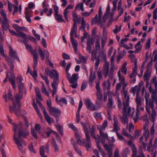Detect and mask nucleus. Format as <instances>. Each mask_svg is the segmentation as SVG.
<instances>
[{
    "label": "nucleus",
    "mask_w": 157,
    "mask_h": 157,
    "mask_svg": "<svg viewBox=\"0 0 157 157\" xmlns=\"http://www.w3.org/2000/svg\"><path fill=\"white\" fill-rule=\"evenodd\" d=\"M124 98L123 100V108L122 111V116L121 117L122 123L124 124H126V129L128 128V116L130 115L132 117L135 122L136 121L139 117L138 113H135L133 110L132 111V113H130L131 111V108L129 106V96L127 91L124 93Z\"/></svg>",
    "instance_id": "nucleus-1"
},
{
    "label": "nucleus",
    "mask_w": 157,
    "mask_h": 157,
    "mask_svg": "<svg viewBox=\"0 0 157 157\" xmlns=\"http://www.w3.org/2000/svg\"><path fill=\"white\" fill-rule=\"evenodd\" d=\"M81 123L85 135L86 141L84 139L82 140L80 139V136L77 133L78 130L73 124H69L68 126L71 129L75 132V136L77 139V143L78 144L85 147L88 150L90 148L91 146L90 136L88 129V128H89L90 125L88 123L85 124L82 122H81Z\"/></svg>",
    "instance_id": "nucleus-2"
},
{
    "label": "nucleus",
    "mask_w": 157,
    "mask_h": 157,
    "mask_svg": "<svg viewBox=\"0 0 157 157\" xmlns=\"http://www.w3.org/2000/svg\"><path fill=\"white\" fill-rule=\"evenodd\" d=\"M13 128L14 132L13 137L14 141L17 146L19 150L22 153H25V150L23 146V144L26 146V143L25 141L20 138V137L24 138L29 134V132H27L25 134L21 132L23 124L21 123L19 124L16 125L14 123H12Z\"/></svg>",
    "instance_id": "nucleus-3"
},
{
    "label": "nucleus",
    "mask_w": 157,
    "mask_h": 157,
    "mask_svg": "<svg viewBox=\"0 0 157 157\" xmlns=\"http://www.w3.org/2000/svg\"><path fill=\"white\" fill-rule=\"evenodd\" d=\"M150 84H149L148 81H146V87L148 88L149 92L152 94L151 98L153 100L156 98V95H155L157 92V81L156 77L155 76L153 77L150 81Z\"/></svg>",
    "instance_id": "nucleus-4"
},
{
    "label": "nucleus",
    "mask_w": 157,
    "mask_h": 157,
    "mask_svg": "<svg viewBox=\"0 0 157 157\" xmlns=\"http://www.w3.org/2000/svg\"><path fill=\"white\" fill-rule=\"evenodd\" d=\"M115 57L112 56L111 58V62L112 66L110 68V71L109 70V62L105 61L103 66V73L105 78H106L108 76L110 78H112L113 76V73L114 71V64L113 63Z\"/></svg>",
    "instance_id": "nucleus-5"
},
{
    "label": "nucleus",
    "mask_w": 157,
    "mask_h": 157,
    "mask_svg": "<svg viewBox=\"0 0 157 157\" xmlns=\"http://www.w3.org/2000/svg\"><path fill=\"white\" fill-rule=\"evenodd\" d=\"M49 75L54 79L52 83V96L54 97L57 91V88L59 81V75L57 71L53 69L50 72Z\"/></svg>",
    "instance_id": "nucleus-6"
},
{
    "label": "nucleus",
    "mask_w": 157,
    "mask_h": 157,
    "mask_svg": "<svg viewBox=\"0 0 157 157\" xmlns=\"http://www.w3.org/2000/svg\"><path fill=\"white\" fill-rule=\"evenodd\" d=\"M145 109L147 112L149 114L151 121L153 122L155 121L156 113L154 108L153 101L152 100L146 102Z\"/></svg>",
    "instance_id": "nucleus-7"
},
{
    "label": "nucleus",
    "mask_w": 157,
    "mask_h": 157,
    "mask_svg": "<svg viewBox=\"0 0 157 157\" xmlns=\"http://www.w3.org/2000/svg\"><path fill=\"white\" fill-rule=\"evenodd\" d=\"M108 125V122L107 120H105L101 125V124H98L97 125V128L99 131V134L101 138L102 139L101 140V143L102 141H104V144H105V140L107 139L108 140L109 138L108 134L104 132L103 131H104Z\"/></svg>",
    "instance_id": "nucleus-8"
},
{
    "label": "nucleus",
    "mask_w": 157,
    "mask_h": 157,
    "mask_svg": "<svg viewBox=\"0 0 157 157\" xmlns=\"http://www.w3.org/2000/svg\"><path fill=\"white\" fill-rule=\"evenodd\" d=\"M78 74H74L71 76L70 73L66 74V77L69 82L72 84L70 86L73 88H75L77 86V80L78 79Z\"/></svg>",
    "instance_id": "nucleus-9"
},
{
    "label": "nucleus",
    "mask_w": 157,
    "mask_h": 157,
    "mask_svg": "<svg viewBox=\"0 0 157 157\" xmlns=\"http://www.w3.org/2000/svg\"><path fill=\"white\" fill-rule=\"evenodd\" d=\"M38 52L40 56L41 59L44 60L45 56L46 61L47 62L48 61L49 62V65L51 67H53V63L48 59L49 56V52L46 50L42 51L40 47L38 49Z\"/></svg>",
    "instance_id": "nucleus-10"
},
{
    "label": "nucleus",
    "mask_w": 157,
    "mask_h": 157,
    "mask_svg": "<svg viewBox=\"0 0 157 157\" xmlns=\"http://www.w3.org/2000/svg\"><path fill=\"white\" fill-rule=\"evenodd\" d=\"M102 14V10L101 6L100 7L98 13V17H97V15H96L95 17L92 21V24H93L96 23H97L98 25L101 26H102L103 25V23L105 22H103V18L102 19L101 18V16Z\"/></svg>",
    "instance_id": "nucleus-11"
},
{
    "label": "nucleus",
    "mask_w": 157,
    "mask_h": 157,
    "mask_svg": "<svg viewBox=\"0 0 157 157\" xmlns=\"http://www.w3.org/2000/svg\"><path fill=\"white\" fill-rule=\"evenodd\" d=\"M85 104L87 108L92 111L98 110L100 108V106L95 105L90 100L88 99L85 100Z\"/></svg>",
    "instance_id": "nucleus-12"
},
{
    "label": "nucleus",
    "mask_w": 157,
    "mask_h": 157,
    "mask_svg": "<svg viewBox=\"0 0 157 157\" xmlns=\"http://www.w3.org/2000/svg\"><path fill=\"white\" fill-rule=\"evenodd\" d=\"M153 138L150 140V141L149 143H148L147 145V148L146 147L145 148H143L146 151L148 152L151 153V154L152 155L153 157H156V150L154 148L152 144V140Z\"/></svg>",
    "instance_id": "nucleus-13"
},
{
    "label": "nucleus",
    "mask_w": 157,
    "mask_h": 157,
    "mask_svg": "<svg viewBox=\"0 0 157 157\" xmlns=\"http://www.w3.org/2000/svg\"><path fill=\"white\" fill-rule=\"evenodd\" d=\"M2 14L4 20L0 18V22L2 24L3 29L4 30H7L9 29V22L7 18L6 14H5L4 13H2Z\"/></svg>",
    "instance_id": "nucleus-14"
},
{
    "label": "nucleus",
    "mask_w": 157,
    "mask_h": 157,
    "mask_svg": "<svg viewBox=\"0 0 157 157\" xmlns=\"http://www.w3.org/2000/svg\"><path fill=\"white\" fill-rule=\"evenodd\" d=\"M102 144H103V146L105 150L107 152L109 155V157H113V148L114 146L113 144L108 145L107 144H104V141H101Z\"/></svg>",
    "instance_id": "nucleus-15"
},
{
    "label": "nucleus",
    "mask_w": 157,
    "mask_h": 157,
    "mask_svg": "<svg viewBox=\"0 0 157 157\" xmlns=\"http://www.w3.org/2000/svg\"><path fill=\"white\" fill-rule=\"evenodd\" d=\"M48 111L51 115L55 117H59L61 114V112L58 108L52 107Z\"/></svg>",
    "instance_id": "nucleus-16"
},
{
    "label": "nucleus",
    "mask_w": 157,
    "mask_h": 157,
    "mask_svg": "<svg viewBox=\"0 0 157 157\" xmlns=\"http://www.w3.org/2000/svg\"><path fill=\"white\" fill-rule=\"evenodd\" d=\"M9 56L13 59H16L18 61L20 62V60L16 53V51L14 50L11 46L9 47Z\"/></svg>",
    "instance_id": "nucleus-17"
},
{
    "label": "nucleus",
    "mask_w": 157,
    "mask_h": 157,
    "mask_svg": "<svg viewBox=\"0 0 157 157\" xmlns=\"http://www.w3.org/2000/svg\"><path fill=\"white\" fill-rule=\"evenodd\" d=\"M110 83L109 79H107L106 81H104L102 83V86L104 91L107 94L110 93Z\"/></svg>",
    "instance_id": "nucleus-18"
},
{
    "label": "nucleus",
    "mask_w": 157,
    "mask_h": 157,
    "mask_svg": "<svg viewBox=\"0 0 157 157\" xmlns=\"http://www.w3.org/2000/svg\"><path fill=\"white\" fill-rule=\"evenodd\" d=\"M3 97L4 98L5 100V101L6 102H7V98L10 100L12 101V103H13V105L15 107V103L14 101L13 98L12 97V93L10 89H9L8 90V93L7 94V96L6 93H5V94L3 95Z\"/></svg>",
    "instance_id": "nucleus-19"
},
{
    "label": "nucleus",
    "mask_w": 157,
    "mask_h": 157,
    "mask_svg": "<svg viewBox=\"0 0 157 157\" xmlns=\"http://www.w3.org/2000/svg\"><path fill=\"white\" fill-rule=\"evenodd\" d=\"M74 7V5L70 4L68 5L66 8L64 9L63 12L64 17L65 20L68 22V14L70 12L69 9H72Z\"/></svg>",
    "instance_id": "nucleus-20"
},
{
    "label": "nucleus",
    "mask_w": 157,
    "mask_h": 157,
    "mask_svg": "<svg viewBox=\"0 0 157 157\" xmlns=\"http://www.w3.org/2000/svg\"><path fill=\"white\" fill-rule=\"evenodd\" d=\"M135 101L136 104V110L137 113H139L140 110V107L141 106L142 102L141 98L139 96V94L136 93Z\"/></svg>",
    "instance_id": "nucleus-21"
},
{
    "label": "nucleus",
    "mask_w": 157,
    "mask_h": 157,
    "mask_svg": "<svg viewBox=\"0 0 157 157\" xmlns=\"http://www.w3.org/2000/svg\"><path fill=\"white\" fill-rule=\"evenodd\" d=\"M101 39V48L103 49L104 48V46L107 40V33L104 29H103L102 37Z\"/></svg>",
    "instance_id": "nucleus-22"
},
{
    "label": "nucleus",
    "mask_w": 157,
    "mask_h": 157,
    "mask_svg": "<svg viewBox=\"0 0 157 157\" xmlns=\"http://www.w3.org/2000/svg\"><path fill=\"white\" fill-rule=\"evenodd\" d=\"M9 30L10 32L13 35L15 36L16 37H20L22 38L23 39H26V34L22 32H20L18 33H16V32L13 30H11L9 29Z\"/></svg>",
    "instance_id": "nucleus-23"
},
{
    "label": "nucleus",
    "mask_w": 157,
    "mask_h": 157,
    "mask_svg": "<svg viewBox=\"0 0 157 157\" xmlns=\"http://www.w3.org/2000/svg\"><path fill=\"white\" fill-rule=\"evenodd\" d=\"M49 150V146L48 145H46L45 146H42L40 147V155L42 157H44V151L48 153Z\"/></svg>",
    "instance_id": "nucleus-24"
},
{
    "label": "nucleus",
    "mask_w": 157,
    "mask_h": 157,
    "mask_svg": "<svg viewBox=\"0 0 157 157\" xmlns=\"http://www.w3.org/2000/svg\"><path fill=\"white\" fill-rule=\"evenodd\" d=\"M17 106L18 107V109L16 110H15V109L16 108V105H15V107H14L13 105V107L12 106L10 105V112L11 113H13V112H15V113L16 115L17 116H19L21 114L20 110V104H19V105H17Z\"/></svg>",
    "instance_id": "nucleus-25"
},
{
    "label": "nucleus",
    "mask_w": 157,
    "mask_h": 157,
    "mask_svg": "<svg viewBox=\"0 0 157 157\" xmlns=\"http://www.w3.org/2000/svg\"><path fill=\"white\" fill-rule=\"evenodd\" d=\"M77 36V24H74L72 28L71 29L70 33L71 38H73V36Z\"/></svg>",
    "instance_id": "nucleus-26"
},
{
    "label": "nucleus",
    "mask_w": 157,
    "mask_h": 157,
    "mask_svg": "<svg viewBox=\"0 0 157 157\" xmlns=\"http://www.w3.org/2000/svg\"><path fill=\"white\" fill-rule=\"evenodd\" d=\"M43 113L45 118L47 122L48 123L50 124L51 123L54 122V119L48 115L47 114L46 110L44 111L43 112Z\"/></svg>",
    "instance_id": "nucleus-27"
},
{
    "label": "nucleus",
    "mask_w": 157,
    "mask_h": 157,
    "mask_svg": "<svg viewBox=\"0 0 157 157\" xmlns=\"http://www.w3.org/2000/svg\"><path fill=\"white\" fill-rule=\"evenodd\" d=\"M71 41L73 46L75 52L76 54H78L77 51L78 43L77 41L75 40L73 38H71Z\"/></svg>",
    "instance_id": "nucleus-28"
},
{
    "label": "nucleus",
    "mask_w": 157,
    "mask_h": 157,
    "mask_svg": "<svg viewBox=\"0 0 157 157\" xmlns=\"http://www.w3.org/2000/svg\"><path fill=\"white\" fill-rule=\"evenodd\" d=\"M18 40L19 41L21 42H24V44L25 45V47L26 48V49L28 50H29V51H30L31 52L32 54L33 52H36V53H37L36 50L34 51L32 50V48L30 45L28 44L26 42H24L23 40H21L20 38H19L18 39Z\"/></svg>",
    "instance_id": "nucleus-29"
},
{
    "label": "nucleus",
    "mask_w": 157,
    "mask_h": 157,
    "mask_svg": "<svg viewBox=\"0 0 157 157\" xmlns=\"http://www.w3.org/2000/svg\"><path fill=\"white\" fill-rule=\"evenodd\" d=\"M32 54L33 56V61L34 63L33 65V69H36V67L37 64V58L38 56L37 53H36V52H33Z\"/></svg>",
    "instance_id": "nucleus-30"
},
{
    "label": "nucleus",
    "mask_w": 157,
    "mask_h": 157,
    "mask_svg": "<svg viewBox=\"0 0 157 157\" xmlns=\"http://www.w3.org/2000/svg\"><path fill=\"white\" fill-rule=\"evenodd\" d=\"M144 133L143 136L145 138V141H147L148 138L150 137V133L148 128L145 126L144 127Z\"/></svg>",
    "instance_id": "nucleus-31"
},
{
    "label": "nucleus",
    "mask_w": 157,
    "mask_h": 157,
    "mask_svg": "<svg viewBox=\"0 0 157 157\" xmlns=\"http://www.w3.org/2000/svg\"><path fill=\"white\" fill-rule=\"evenodd\" d=\"M142 48V46L141 44V41L138 42L135 46V50L134 52L135 53H138L140 52Z\"/></svg>",
    "instance_id": "nucleus-32"
},
{
    "label": "nucleus",
    "mask_w": 157,
    "mask_h": 157,
    "mask_svg": "<svg viewBox=\"0 0 157 157\" xmlns=\"http://www.w3.org/2000/svg\"><path fill=\"white\" fill-rule=\"evenodd\" d=\"M95 128L94 125H93L90 131V134L93 137L95 140V142L97 144V143H99L98 140L97 139L96 137V134L95 133Z\"/></svg>",
    "instance_id": "nucleus-33"
},
{
    "label": "nucleus",
    "mask_w": 157,
    "mask_h": 157,
    "mask_svg": "<svg viewBox=\"0 0 157 157\" xmlns=\"http://www.w3.org/2000/svg\"><path fill=\"white\" fill-rule=\"evenodd\" d=\"M95 78V74L94 73H93V71L91 70L90 71V75L89 78V83L91 86L92 85V83L94 81Z\"/></svg>",
    "instance_id": "nucleus-34"
},
{
    "label": "nucleus",
    "mask_w": 157,
    "mask_h": 157,
    "mask_svg": "<svg viewBox=\"0 0 157 157\" xmlns=\"http://www.w3.org/2000/svg\"><path fill=\"white\" fill-rule=\"evenodd\" d=\"M127 65V62H124L122 66L121 67V69L118 71H120V73L121 72L124 75H126L127 72V69L126 67Z\"/></svg>",
    "instance_id": "nucleus-35"
},
{
    "label": "nucleus",
    "mask_w": 157,
    "mask_h": 157,
    "mask_svg": "<svg viewBox=\"0 0 157 157\" xmlns=\"http://www.w3.org/2000/svg\"><path fill=\"white\" fill-rule=\"evenodd\" d=\"M77 10L78 11L81 10L82 11H83L84 10V3L83 2H81L78 4L76 6L75 8V10L76 11Z\"/></svg>",
    "instance_id": "nucleus-36"
},
{
    "label": "nucleus",
    "mask_w": 157,
    "mask_h": 157,
    "mask_svg": "<svg viewBox=\"0 0 157 157\" xmlns=\"http://www.w3.org/2000/svg\"><path fill=\"white\" fill-rule=\"evenodd\" d=\"M110 10V7L109 5H108L107 6L106 12L105 13L104 16L103 17V22H105L107 19L108 15L109 14Z\"/></svg>",
    "instance_id": "nucleus-37"
},
{
    "label": "nucleus",
    "mask_w": 157,
    "mask_h": 157,
    "mask_svg": "<svg viewBox=\"0 0 157 157\" xmlns=\"http://www.w3.org/2000/svg\"><path fill=\"white\" fill-rule=\"evenodd\" d=\"M32 105L33 106L34 109L36 110V111L37 113V114L40 117L41 120L43 119V117L40 112L39 110L38 106L37 105L35 104V100H33V103H32Z\"/></svg>",
    "instance_id": "nucleus-38"
},
{
    "label": "nucleus",
    "mask_w": 157,
    "mask_h": 157,
    "mask_svg": "<svg viewBox=\"0 0 157 157\" xmlns=\"http://www.w3.org/2000/svg\"><path fill=\"white\" fill-rule=\"evenodd\" d=\"M56 20L59 23L62 22H64V20L63 19L62 16L59 13L54 14Z\"/></svg>",
    "instance_id": "nucleus-39"
},
{
    "label": "nucleus",
    "mask_w": 157,
    "mask_h": 157,
    "mask_svg": "<svg viewBox=\"0 0 157 157\" xmlns=\"http://www.w3.org/2000/svg\"><path fill=\"white\" fill-rule=\"evenodd\" d=\"M22 91H19L18 95L16 94L15 96L17 105H19L20 104V100L22 98Z\"/></svg>",
    "instance_id": "nucleus-40"
},
{
    "label": "nucleus",
    "mask_w": 157,
    "mask_h": 157,
    "mask_svg": "<svg viewBox=\"0 0 157 157\" xmlns=\"http://www.w3.org/2000/svg\"><path fill=\"white\" fill-rule=\"evenodd\" d=\"M41 91L43 94L46 95L48 98L49 97V94L47 90L44 83L43 82H42Z\"/></svg>",
    "instance_id": "nucleus-41"
},
{
    "label": "nucleus",
    "mask_w": 157,
    "mask_h": 157,
    "mask_svg": "<svg viewBox=\"0 0 157 157\" xmlns=\"http://www.w3.org/2000/svg\"><path fill=\"white\" fill-rule=\"evenodd\" d=\"M140 86H136L134 87H132L130 90V91L134 95L136 92H137L136 93H139L138 91L140 90Z\"/></svg>",
    "instance_id": "nucleus-42"
},
{
    "label": "nucleus",
    "mask_w": 157,
    "mask_h": 157,
    "mask_svg": "<svg viewBox=\"0 0 157 157\" xmlns=\"http://www.w3.org/2000/svg\"><path fill=\"white\" fill-rule=\"evenodd\" d=\"M55 126L59 133H60L61 136H62L63 134L62 126L58 124H57L55 125Z\"/></svg>",
    "instance_id": "nucleus-43"
},
{
    "label": "nucleus",
    "mask_w": 157,
    "mask_h": 157,
    "mask_svg": "<svg viewBox=\"0 0 157 157\" xmlns=\"http://www.w3.org/2000/svg\"><path fill=\"white\" fill-rule=\"evenodd\" d=\"M113 101L112 98L111 97H109L108 99V100L107 103V105L106 107V108L108 109H109L111 108L113 106Z\"/></svg>",
    "instance_id": "nucleus-44"
},
{
    "label": "nucleus",
    "mask_w": 157,
    "mask_h": 157,
    "mask_svg": "<svg viewBox=\"0 0 157 157\" xmlns=\"http://www.w3.org/2000/svg\"><path fill=\"white\" fill-rule=\"evenodd\" d=\"M150 75V71H149V69H147L144 75V80L148 81L149 80Z\"/></svg>",
    "instance_id": "nucleus-45"
},
{
    "label": "nucleus",
    "mask_w": 157,
    "mask_h": 157,
    "mask_svg": "<svg viewBox=\"0 0 157 157\" xmlns=\"http://www.w3.org/2000/svg\"><path fill=\"white\" fill-rule=\"evenodd\" d=\"M113 120L114 121V128L112 131L114 132H117L118 130V121L117 118L115 116L114 117Z\"/></svg>",
    "instance_id": "nucleus-46"
},
{
    "label": "nucleus",
    "mask_w": 157,
    "mask_h": 157,
    "mask_svg": "<svg viewBox=\"0 0 157 157\" xmlns=\"http://www.w3.org/2000/svg\"><path fill=\"white\" fill-rule=\"evenodd\" d=\"M94 116L97 120H100L102 119V116L100 112H95L94 113Z\"/></svg>",
    "instance_id": "nucleus-47"
},
{
    "label": "nucleus",
    "mask_w": 157,
    "mask_h": 157,
    "mask_svg": "<svg viewBox=\"0 0 157 157\" xmlns=\"http://www.w3.org/2000/svg\"><path fill=\"white\" fill-rule=\"evenodd\" d=\"M97 147L98 148L99 151L101 153V155H102L103 157H105L106 154L102 150V149L99 143H97V144L96 145Z\"/></svg>",
    "instance_id": "nucleus-48"
},
{
    "label": "nucleus",
    "mask_w": 157,
    "mask_h": 157,
    "mask_svg": "<svg viewBox=\"0 0 157 157\" xmlns=\"http://www.w3.org/2000/svg\"><path fill=\"white\" fill-rule=\"evenodd\" d=\"M30 74L33 78L37 82L36 79V77H37V73L36 70V69H34V71L33 72L30 71Z\"/></svg>",
    "instance_id": "nucleus-49"
},
{
    "label": "nucleus",
    "mask_w": 157,
    "mask_h": 157,
    "mask_svg": "<svg viewBox=\"0 0 157 157\" xmlns=\"http://www.w3.org/2000/svg\"><path fill=\"white\" fill-rule=\"evenodd\" d=\"M73 144V146L74 148L77 152L81 156L82 155V153L81 150L75 144V142H74Z\"/></svg>",
    "instance_id": "nucleus-50"
},
{
    "label": "nucleus",
    "mask_w": 157,
    "mask_h": 157,
    "mask_svg": "<svg viewBox=\"0 0 157 157\" xmlns=\"http://www.w3.org/2000/svg\"><path fill=\"white\" fill-rule=\"evenodd\" d=\"M130 151L127 148H124L122 151V155L123 157H127V155L130 153Z\"/></svg>",
    "instance_id": "nucleus-51"
},
{
    "label": "nucleus",
    "mask_w": 157,
    "mask_h": 157,
    "mask_svg": "<svg viewBox=\"0 0 157 157\" xmlns=\"http://www.w3.org/2000/svg\"><path fill=\"white\" fill-rule=\"evenodd\" d=\"M35 91L36 94L38 98L41 100H43L41 94L39 90V89L38 87H36L35 89Z\"/></svg>",
    "instance_id": "nucleus-52"
},
{
    "label": "nucleus",
    "mask_w": 157,
    "mask_h": 157,
    "mask_svg": "<svg viewBox=\"0 0 157 157\" xmlns=\"http://www.w3.org/2000/svg\"><path fill=\"white\" fill-rule=\"evenodd\" d=\"M118 77L119 78V80L121 82H124L125 81V78L124 76L121 75L120 73V71L118 72Z\"/></svg>",
    "instance_id": "nucleus-53"
},
{
    "label": "nucleus",
    "mask_w": 157,
    "mask_h": 157,
    "mask_svg": "<svg viewBox=\"0 0 157 157\" xmlns=\"http://www.w3.org/2000/svg\"><path fill=\"white\" fill-rule=\"evenodd\" d=\"M96 95L97 99L99 101L101 100L103 98L102 95L101 94V91H96Z\"/></svg>",
    "instance_id": "nucleus-54"
},
{
    "label": "nucleus",
    "mask_w": 157,
    "mask_h": 157,
    "mask_svg": "<svg viewBox=\"0 0 157 157\" xmlns=\"http://www.w3.org/2000/svg\"><path fill=\"white\" fill-rule=\"evenodd\" d=\"M87 82L86 81L83 80L82 82L81 87V90L84 91L87 86Z\"/></svg>",
    "instance_id": "nucleus-55"
},
{
    "label": "nucleus",
    "mask_w": 157,
    "mask_h": 157,
    "mask_svg": "<svg viewBox=\"0 0 157 157\" xmlns=\"http://www.w3.org/2000/svg\"><path fill=\"white\" fill-rule=\"evenodd\" d=\"M128 38H124L121 39L119 43V45L121 47H123L126 44V43L128 40Z\"/></svg>",
    "instance_id": "nucleus-56"
},
{
    "label": "nucleus",
    "mask_w": 157,
    "mask_h": 157,
    "mask_svg": "<svg viewBox=\"0 0 157 157\" xmlns=\"http://www.w3.org/2000/svg\"><path fill=\"white\" fill-rule=\"evenodd\" d=\"M122 133L124 136L128 137L130 140H132L133 139L132 136L128 133L126 132L125 129L124 128L122 129Z\"/></svg>",
    "instance_id": "nucleus-57"
},
{
    "label": "nucleus",
    "mask_w": 157,
    "mask_h": 157,
    "mask_svg": "<svg viewBox=\"0 0 157 157\" xmlns=\"http://www.w3.org/2000/svg\"><path fill=\"white\" fill-rule=\"evenodd\" d=\"M151 121L153 123V124L150 129V133L151 136L152 137H153L154 136L155 133V130L154 129V127L155 126V121H154V122H153L152 121Z\"/></svg>",
    "instance_id": "nucleus-58"
},
{
    "label": "nucleus",
    "mask_w": 157,
    "mask_h": 157,
    "mask_svg": "<svg viewBox=\"0 0 157 157\" xmlns=\"http://www.w3.org/2000/svg\"><path fill=\"white\" fill-rule=\"evenodd\" d=\"M52 144L54 148L55 151H58L59 150V147L57 145L55 139L53 138L52 140Z\"/></svg>",
    "instance_id": "nucleus-59"
},
{
    "label": "nucleus",
    "mask_w": 157,
    "mask_h": 157,
    "mask_svg": "<svg viewBox=\"0 0 157 157\" xmlns=\"http://www.w3.org/2000/svg\"><path fill=\"white\" fill-rule=\"evenodd\" d=\"M139 140H140V144H141V147H141V146H140V148L141 149H142V148H145V147L146 146V144H145V143L143 141V136H141L140 138L139 139Z\"/></svg>",
    "instance_id": "nucleus-60"
},
{
    "label": "nucleus",
    "mask_w": 157,
    "mask_h": 157,
    "mask_svg": "<svg viewBox=\"0 0 157 157\" xmlns=\"http://www.w3.org/2000/svg\"><path fill=\"white\" fill-rule=\"evenodd\" d=\"M72 15L73 17V21H74V24H76V22L78 19L76 13L75 12H72Z\"/></svg>",
    "instance_id": "nucleus-61"
},
{
    "label": "nucleus",
    "mask_w": 157,
    "mask_h": 157,
    "mask_svg": "<svg viewBox=\"0 0 157 157\" xmlns=\"http://www.w3.org/2000/svg\"><path fill=\"white\" fill-rule=\"evenodd\" d=\"M26 39H23L24 40H26L27 39H29L31 42L36 43V39L32 36H31L29 35H26Z\"/></svg>",
    "instance_id": "nucleus-62"
},
{
    "label": "nucleus",
    "mask_w": 157,
    "mask_h": 157,
    "mask_svg": "<svg viewBox=\"0 0 157 157\" xmlns=\"http://www.w3.org/2000/svg\"><path fill=\"white\" fill-rule=\"evenodd\" d=\"M151 38H149L148 39L147 41L146 42V45L145 46V48L146 50L150 48L151 47Z\"/></svg>",
    "instance_id": "nucleus-63"
},
{
    "label": "nucleus",
    "mask_w": 157,
    "mask_h": 157,
    "mask_svg": "<svg viewBox=\"0 0 157 157\" xmlns=\"http://www.w3.org/2000/svg\"><path fill=\"white\" fill-rule=\"evenodd\" d=\"M12 27L18 33H19V32L20 31H21V29H22L21 27L19 26L17 24H13L12 25Z\"/></svg>",
    "instance_id": "nucleus-64"
}]
</instances>
